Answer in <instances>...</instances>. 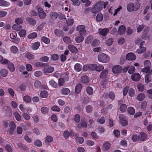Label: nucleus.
<instances>
[{
    "label": "nucleus",
    "instance_id": "nucleus-12",
    "mask_svg": "<svg viewBox=\"0 0 152 152\" xmlns=\"http://www.w3.org/2000/svg\"><path fill=\"white\" fill-rule=\"evenodd\" d=\"M131 78L134 81H138L140 79V76L138 73H136L131 76Z\"/></svg>",
    "mask_w": 152,
    "mask_h": 152
},
{
    "label": "nucleus",
    "instance_id": "nucleus-30",
    "mask_svg": "<svg viewBox=\"0 0 152 152\" xmlns=\"http://www.w3.org/2000/svg\"><path fill=\"white\" fill-rule=\"evenodd\" d=\"M25 56L29 60H32L34 58V56L30 53H28L25 54Z\"/></svg>",
    "mask_w": 152,
    "mask_h": 152
},
{
    "label": "nucleus",
    "instance_id": "nucleus-35",
    "mask_svg": "<svg viewBox=\"0 0 152 152\" xmlns=\"http://www.w3.org/2000/svg\"><path fill=\"white\" fill-rule=\"evenodd\" d=\"M12 53L14 54L17 53H18V50L17 47L15 46H13L10 48Z\"/></svg>",
    "mask_w": 152,
    "mask_h": 152
},
{
    "label": "nucleus",
    "instance_id": "nucleus-37",
    "mask_svg": "<svg viewBox=\"0 0 152 152\" xmlns=\"http://www.w3.org/2000/svg\"><path fill=\"white\" fill-rule=\"evenodd\" d=\"M146 49L145 47L140 48V49L136 50V52L138 54H141L144 52L146 51Z\"/></svg>",
    "mask_w": 152,
    "mask_h": 152
},
{
    "label": "nucleus",
    "instance_id": "nucleus-49",
    "mask_svg": "<svg viewBox=\"0 0 152 152\" xmlns=\"http://www.w3.org/2000/svg\"><path fill=\"white\" fill-rule=\"evenodd\" d=\"M49 83L50 85H51L53 88H56L57 86V84L54 81L51 80L49 82Z\"/></svg>",
    "mask_w": 152,
    "mask_h": 152
},
{
    "label": "nucleus",
    "instance_id": "nucleus-42",
    "mask_svg": "<svg viewBox=\"0 0 152 152\" xmlns=\"http://www.w3.org/2000/svg\"><path fill=\"white\" fill-rule=\"evenodd\" d=\"M63 40L67 44L71 43L72 41L70 38L68 37H65L63 38Z\"/></svg>",
    "mask_w": 152,
    "mask_h": 152
},
{
    "label": "nucleus",
    "instance_id": "nucleus-14",
    "mask_svg": "<svg viewBox=\"0 0 152 152\" xmlns=\"http://www.w3.org/2000/svg\"><path fill=\"white\" fill-rule=\"evenodd\" d=\"M70 92V90L67 88L65 87L63 88L60 91L61 94L64 96L67 95Z\"/></svg>",
    "mask_w": 152,
    "mask_h": 152
},
{
    "label": "nucleus",
    "instance_id": "nucleus-60",
    "mask_svg": "<svg viewBox=\"0 0 152 152\" xmlns=\"http://www.w3.org/2000/svg\"><path fill=\"white\" fill-rule=\"evenodd\" d=\"M26 31L24 29L22 30L19 32V35L20 37H23L26 35Z\"/></svg>",
    "mask_w": 152,
    "mask_h": 152
},
{
    "label": "nucleus",
    "instance_id": "nucleus-26",
    "mask_svg": "<svg viewBox=\"0 0 152 152\" xmlns=\"http://www.w3.org/2000/svg\"><path fill=\"white\" fill-rule=\"evenodd\" d=\"M9 2L4 0H0V6L7 7L10 5Z\"/></svg>",
    "mask_w": 152,
    "mask_h": 152
},
{
    "label": "nucleus",
    "instance_id": "nucleus-1",
    "mask_svg": "<svg viewBox=\"0 0 152 152\" xmlns=\"http://www.w3.org/2000/svg\"><path fill=\"white\" fill-rule=\"evenodd\" d=\"M108 3V1L104 2L102 1L96 3L92 7L91 12L95 13L97 12L102 10L103 8H105Z\"/></svg>",
    "mask_w": 152,
    "mask_h": 152
},
{
    "label": "nucleus",
    "instance_id": "nucleus-7",
    "mask_svg": "<svg viewBox=\"0 0 152 152\" xmlns=\"http://www.w3.org/2000/svg\"><path fill=\"white\" fill-rule=\"evenodd\" d=\"M10 129L8 130L7 132L11 134H13L15 129L16 125L14 121H11L9 123Z\"/></svg>",
    "mask_w": 152,
    "mask_h": 152
},
{
    "label": "nucleus",
    "instance_id": "nucleus-4",
    "mask_svg": "<svg viewBox=\"0 0 152 152\" xmlns=\"http://www.w3.org/2000/svg\"><path fill=\"white\" fill-rule=\"evenodd\" d=\"M76 30L79 32L80 35H83L86 33L85 26L84 25H79L77 26Z\"/></svg>",
    "mask_w": 152,
    "mask_h": 152
},
{
    "label": "nucleus",
    "instance_id": "nucleus-64",
    "mask_svg": "<svg viewBox=\"0 0 152 152\" xmlns=\"http://www.w3.org/2000/svg\"><path fill=\"white\" fill-rule=\"evenodd\" d=\"M58 56L56 54H54L51 56V59L54 61H56L58 59Z\"/></svg>",
    "mask_w": 152,
    "mask_h": 152
},
{
    "label": "nucleus",
    "instance_id": "nucleus-6",
    "mask_svg": "<svg viewBox=\"0 0 152 152\" xmlns=\"http://www.w3.org/2000/svg\"><path fill=\"white\" fill-rule=\"evenodd\" d=\"M111 146L110 143L108 142H104L102 146V150L104 152H107L110 149Z\"/></svg>",
    "mask_w": 152,
    "mask_h": 152
},
{
    "label": "nucleus",
    "instance_id": "nucleus-36",
    "mask_svg": "<svg viewBox=\"0 0 152 152\" xmlns=\"http://www.w3.org/2000/svg\"><path fill=\"white\" fill-rule=\"evenodd\" d=\"M22 28V26L14 24L12 26V29L15 30H19Z\"/></svg>",
    "mask_w": 152,
    "mask_h": 152
},
{
    "label": "nucleus",
    "instance_id": "nucleus-19",
    "mask_svg": "<svg viewBox=\"0 0 152 152\" xmlns=\"http://www.w3.org/2000/svg\"><path fill=\"white\" fill-rule=\"evenodd\" d=\"M69 49L72 53H76L77 52V49L74 46L72 45H69L68 46Z\"/></svg>",
    "mask_w": 152,
    "mask_h": 152
},
{
    "label": "nucleus",
    "instance_id": "nucleus-34",
    "mask_svg": "<svg viewBox=\"0 0 152 152\" xmlns=\"http://www.w3.org/2000/svg\"><path fill=\"white\" fill-rule=\"evenodd\" d=\"M41 86V83L38 80H36L35 81L34 83V86L35 88H39Z\"/></svg>",
    "mask_w": 152,
    "mask_h": 152
},
{
    "label": "nucleus",
    "instance_id": "nucleus-51",
    "mask_svg": "<svg viewBox=\"0 0 152 152\" xmlns=\"http://www.w3.org/2000/svg\"><path fill=\"white\" fill-rule=\"evenodd\" d=\"M42 113L45 114L48 113V109L45 107H42L41 109Z\"/></svg>",
    "mask_w": 152,
    "mask_h": 152
},
{
    "label": "nucleus",
    "instance_id": "nucleus-55",
    "mask_svg": "<svg viewBox=\"0 0 152 152\" xmlns=\"http://www.w3.org/2000/svg\"><path fill=\"white\" fill-rule=\"evenodd\" d=\"M150 67H145L142 69V71L146 73H150Z\"/></svg>",
    "mask_w": 152,
    "mask_h": 152
},
{
    "label": "nucleus",
    "instance_id": "nucleus-29",
    "mask_svg": "<svg viewBox=\"0 0 152 152\" xmlns=\"http://www.w3.org/2000/svg\"><path fill=\"white\" fill-rule=\"evenodd\" d=\"M82 88V86L80 84H78L76 86L75 91L77 94H79L81 91Z\"/></svg>",
    "mask_w": 152,
    "mask_h": 152
},
{
    "label": "nucleus",
    "instance_id": "nucleus-57",
    "mask_svg": "<svg viewBox=\"0 0 152 152\" xmlns=\"http://www.w3.org/2000/svg\"><path fill=\"white\" fill-rule=\"evenodd\" d=\"M86 143L88 145L92 146L94 144V142L92 140H88L86 141Z\"/></svg>",
    "mask_w": 152,
    "mask_h": 152
},
{
    "label": "nucleus",
    "instance_id": "nucleus-31",
    "mask_svg": "<svg viewBox=\"0 0 152 152\" xmlns=\"http://www.w3.org/2000/svg\"><path fill=\"white\" fill-rule=\"evenodd\" d=\"M131 138L132 140L134 142H136L140 140L139 135L137 134L133 135L132 136Z\"/></svg>",
    "mask_w": 152,
    "mask_h": 152
},
{
    "label": "nucleus",
    "instance_id": "nucleus-62",
    "mask_svg": "<svg viewBox=\"0 0 152 152\" xmlns=\"http://www.w3.org/2000/svg\"><path fill=\"white\" fill-rule=\"evenodd\" d=\"M49 58L47 56L42 57L40 58V60L42 61L47 62L49 60Z\"/></svg>",
    "mask_w": 152,
    "mask_h": 152
},
{
    "label": "nucleus",
    "instance_id": "nucleus-39",
    "mask_svg": "<svg viewBox=\"0 0 152 152\" xmlns=\"http://www.w3.org/2000/svg\"><path fill=\"white\" fill-rule=\"evenodd\" d=\"M87 126V124L86 122L84 121H81V123L78 125V127L81 128L82 127H86Z\"/></svg>",
    "mask_w": 152,
    "mask_h": 152
},
{
    "label": "nucleus",
    "instance_id": "nucleus-13",
    "mask_svg": "<svg viewBox=\"0 0 152 152\" xmlns=\"http://www.w3.org/2000/svg\"><path fill=\"white\" fill-rule=\"evenodd\" d=\"M53 67L52 66H48L45 68L43 70V72L45 74L52 73L54 70Z\"/></svg>",
    "mask_w": 152,
    "mask_h": 152
},
{
    "label": "nucleus",
    "instance_id": "nucleus-43",
    "mask_svg": "<svg viewBox=\"0 0 152 152\" xmlns=\"http://www.w3.org/2000/svg\"><path fill=\"white\" fill-rule=\"evenodd\" d=\"M5 148L8 152H12V145H6L5 146Z\"/></svg>",
    "mask_w": 152,
    "mask_h": 152
},
{
    "label": "nucleus",
    "instance_id": "nucleus-20",
    "mask_svg": "<svg viewBox=\"0 0 152 152\" xmlns=\"http://www.w3.org/2000/svg\"><path fill=\"white\" fill-rule=\"evenodd\" d=\"M134 5L132 3H130L127 5V10L129 12H132L134 10Z\"/></svg>",
    "mask_w": 152,
    "mask_h": 152
},
{
    "label": "nucleus",
    "instance_id": "nucleus-56",
    "mask_svg": "<svg viewBox=\"0 0 152 152\" xmlns=\"http://www.w3.org/2000/svg\"><path fill=\"white\" fill-rule=\"evenodd\" d=\"M137 88L139 91H143L144 88V85L141 83H140L137 86Z\"/></svg>",
    "mask_w": 152,
    "mask_h": 152
},
{
    "label": "nucleus",
    "instance_id": "nucleus-54",
    "mask_svg": "<svg viewBox=\"0 0 152 152\" xmlns=\"http://www.w3.org/2000/svg\"><path fill=\"white\" fill-rule=\"evenodd\" d=\"M151 80L150 75L149 74H147L146 75L145 78V81L146 83H148Z\"/></svg>",
    "mask_w": 152,
    "mask_h": 152
},
{
    "label": "nucleus",
    "instance_id": "nucleus-32",
    "mask_svg": "<svg viewBox=\"0 0 152 152\" xmlns=\"http://www.w3.org/2000/svg\"><path fill=\"white\" fill-rule=\"evenodd\" d=\"M128 113L129 114H134L135 113V110L133 107H129L127 109Z\"/></svg>",
    "mask_w": 152,
    "mask_h": 152
},
{
    "label": "nucleus",
    "instance_id": "nucleus-58",
    "mask_svg": "<svg viewBox=\"0 0 152 152\" xmlns=\"http://www.w3.org/2000/svg\"><path fill=\"white\" fill-rule=\"evenodd\" d=\"M144 65L145 67H150L151 66V62L148 60L145 61L143 62Z\"/></svg>",
    "mask_w": 152,
    "mask_h": 152
},
{
    "label": "nucleus",
    "instance_id": "nucleus-3",
    "mask_svg": "<svg viewBox=\"0 0 152 152\" xmlns=\"http://www.w3.org/2000/svg\"><path fill=\"white\" fill-rule=\"evenodd\" d=\"M119 117L120 119V122L123 126H126L128 124L127 118L124 116V115H120Z\"/></svg>",
    "mask_w": 152,
    "mask_h": 152
},
{
    "label": "nucleus",
    "instance_id": "nucleus-24",
    "mask_svg": "<svg viewBox=\"0 0 152 152\" xmlns=\"http://www.w3.org/2000/svg\"><path fill=\"white\" fill-rule=\"evenodd\" d=\"M50 18L53 20L56 19L58 17L57 13L55 12H52L50 13Z\"/></svg>",
    "mask_w": 152,
    "mask_h": 152
},
{
    "label": "nucleus",
    "instance_id": "nucleus-27",
    "mask_svg": "<svg viewBox=\"0 0 152 152\" xmlns=\"http://www.w3.org/2000/svg\"><path fill=\"white\" fill-rule=\"evenodd\" d=\"M74 68L77 72L80 71L82 69V65L78 63L76 64L74 66Z\"/></svg>",
    "mask_w": 152,
    "mask_h": 152
},
{
    "label": "nucleus",
    "instance_id": "nucleus-18",
    "mask_svg": "<svg viewBox=\"0 0 152 152\" xmlns=\"http://www.w3.org/2000/svg\"><path fill=\"white\" fill-rule=\"evenodd\" d=\"M108 71L107 70H104L102 71L100 74V78L103 79H106L107 78Z\"/></svg>",
    "mask_w": 152,
    "mask_h": 152
},
{
    "label": "nucleus",
    "instance_id": "nucleus-63",
    "mask_svg": "<svg viewBox=\"0 0 152 152\" xmlns=\"http://www.w3.org/2000/svg\"><path fill=\"white\" fill-rule=\"evenodd\" d=\"M23 99L24 101L28 103L29 102L31 101L30 97L27 95L23 97Z\"/></svg>",
    "mask_w": 152,
    "mask_h": 152
},
{
    "label": "nucleus",
    "instance_id": "nucleus-22",
    "mask_svg": "<svg viewBox=\"0 0 152 152\" xmlns=\"http://www.w3.org/2000/svg\"><path fill=\"white\" fill-rule=\"evenodd\" d=\"M81 81L84 83H87L89 81V78L87 76L84 75L81 77Z\"/></svg>",
    "mask_w": 152,
    "mask_h": 152
},
{
    "label": "nucleus",
    "instance_id": "nucleus-21",
    "mask_svg": "<svg viewBox=\"0 0 152 152\" xmlns=\"http://www.w3.org/2000/svg\"><path fill=\"white\" fill-rule=\"evenodd\" d=\"M26 20L29 23L33 26L35 25L36 24V21L32 18H27L26 19Z\"/></svg>",
    "mask_w": 152,
    "mask_h": 152
},
{
    "label": "nucleus",
    "instance_id": "nucleus-41",
    "mask_svg": "<svg viewBox=\"0 0 152 152\" xmlns=\"http://www.w3.org/2000/svg\"><path fill=\"white\" fill-rule=\"evenodd\" d=\"M41 40L45 43L48 44L50 43V40L49 38L45 37H42L41 38Z\"/></svg>",
    "mask_w": 152,
    "mask_h": 152
},
{
    "label": "nucleus",
    "instance_id": "nucleus-33",
    "mask_svg": "<svg viewBox=\"0 0 152 152\" xmlns=\"http://www.w3.org/2000/svg\"><path fill=\"white\" fill-rule=\"evenodd\" d=\"M48 95V93L46 91H42L40 94V96L43 98H46Z\"/></svg>",
    "mask_w": 152,
    "mask_h": 152
},
{
    "label": "nucleus",
    "instance_id": "nucleus-45",
    "mask_svg": "<svg viewBox=\"0 0 152 152\" xmlns=\"http://www.w3.org/2000/svg\"><path fill=\"white\" fill-rule=\"evenodd\" d=\"M105 121V118L104 117H102L98 118L97 121L100 124H103Z\"/></svg>",
    "mask_w": 152,
    "mask_h": 152
},
{
    "label": "nucleus",
    "instance_id": "nucleus-44",
    "mask_svg": "<svg viewBox=\"0 0 152 152\" xmlns=\"http://www.w3.org/2000/svg\"><path fill=\"white\" fill-rule=\"evenodd\" d=\"M54 33L56 35L59 36L60 35H62L63 32L61 30L56 29L55 30Z\"/></svg>",
    "mask_w": 152,
    "mask_h": 152
},
{
    "label": "nucleus",
    "instance_id": "nucleus-40",
    "mask_svg": "<svg viewBox=\"0 0 152 152\" xmlns=\"http://www.w3.org/2000/svg\"><path fill=\"white\" fill-rule=\"evenodd\" d=\"M96 19L98 22L102 21L103 20L102 14L100 13H98L96 17Z\"/></svg>",
    "mask_w": 152,
    "mask_h": 152
},
{
    "label": "nucleus",
    "instance_id": "nucleus-38",
    "mask_svg": "<svg viewBox=\"0 0 152 152\" xmlns=\"http://www.w3.org/2000/svg\"><path fill=\"white\" fill-rule=\"evenodd\" d=\"M86 91L87 93L89 95L92 94L93 92L92 88L90 86H88L86 88Z\"/></svg>",
    "mask_w": 152,
    "mask_h": 152
},
{
    "label": "nucleus",
    "instance_id": "nucleus-48",
    "mask_svg": "<svg viewBox=\"0 0 152 152\" xmlns=\"http://www.w3.org/2000/svg\"><path fill=\"white\" fill-rule=\"evenodd\" d=\"M126 108L127 106L125 104H122L120 107V110L122 112H124L126 111Z\"/></svg>",
    "mask_w": 152,
    "mask_h": 152
},
{
    "label": "nucleus",
    "instance_id": "nucleus-10",
    "mask_svg": "<svg viewBox=\"0 0 152 152\" xmlns=\"http://www.w3.org/2000/svg\"><path fill=\"white\" fill-rule=\"evenodd\" d=\"M140 141H144L148 139V135L144 132H141L139 135Z\"/></svg>",
    "mask_w": 152,
    "mask_h": 152
},
{
    "label": "nucleus",
    "instance_id": "nucleus-15",
    "mask_svg": "<svg viewBox=\"0 0 152 152\" xmlns=\"http://www.w3.org/2000/svg\"><path fill=\"white\" fill-rule=\"evenodd\" d=\"M109 31V30L108 28L100 29H99L98 32L102 35L105 36Z\"/></svg>",
    "mask_w": 152,
    "mask_h": 152
},
{
    "label": "nucleus",
    "instance_id": "nucleus-52",
    "mask_svg": "<svg viewBox=\"0 0 152 152\" xmlns=\"http://www.w3.org/2000/svg\"><path fill=\"white\" fill-rule=\"evenodd\" d=\"M128 94L129 96L131 97L134 96L135 94L134 90L132 88H131L129 90Z\"/></svg>",
    "mask_w": 152,
    "mask_h": 152
},
{
    "label": "nucleus",
    "instance_id": "nucleus-8",
    "mask_svg": "<svg viewBox=\"0 0 152 152\" xmlns=\"http://www.w3.org/2000/svg\"><path fill=\"white\" fill-rule=\"evenodd\" d=\"M136 55L133 53H128L126 56V58L129 61L135 60L136 59Z\"/></svg>",
    "mask_w": 152,
    "mask_h": 152
},
{
    "label": "nucleus",
    "instance_id": "nucleus-5",
    "mask_svg": "<svg viewBox=\"0 0 152 152\" xmlns=\"http://www.w3.org/2000/svg\"><path fill=\"white\" fill-rule=\"evenodd\" d=\"M122 70V67L119 65L113 66L112 69V71L114 74H118L120 73Z\"/></svg>",
    "mask_w": 152,
    "mask_h": 152
},
{
    "label": "nucleus",
    "instance_id": "nucleus-61",
    "mask_svg": "<svg viewBox=\"0 0 152 152\" xmlns=\"http://www.w3.org/2000/svg\"><path fill=\"white\" fill-rule=\"evenodd\" d=\"M65 81L63 78H60L58 80V85L59 86H61L64 85Z\"/></svg>",
    "mask_w": 152,
    "mask_h": 152
},
{
    "label": "nucleus",
    "instance_id": "nucleus-25",
    "mask_svg": "<svg viewBox=\"0 0 152 152\" xmlns=\"http://www.w3.org/2000/svg\"><path fill=\"white\" fill-rule=\"evenodd\" d=\"M40 45L39 42H36L32 44V48L34 50H36L38 48Z\"/></svg>",
    "mask_w": 152,
    "mask_h": 152
},
{
    "label": "nucleus",
    "instance_id": "nucleus-16",
    "mask_svg": "<svg viewBox=\"0 0 152 152\" xmlns=\"http://www.w3.org/2000/svg\"><path fill=\"white\" fill-rule=\"evenodd\" d=\"M125 69L126 71L127 70L129 73L131 74L133 73L135 71V68L134 66H127Z\"/></svg>",
    "mask_w": 152,
    "mask_h": 152
},
{
    "label": "nucleus",
    "instance_id": "nucleus-11",
    "mask_svg": "<svg viewBox=\"0 0 152 152\" xmlns=\"http://www.w3.org/2000/svg\"><path fill=\"white\" fill-rule=\"evenodd\" d=\"M79 134L77 133L75 134V137L76 140V141L77 143L81 144L83 143L84 139L83 138L81 137H79Z\"/></svg>",
    "mask_w": 152,
    "mask_h": 152
},
{
    "label": "nucleus",
    "instance_id": "nucleus-50",
    "mask_svg": "<svg viewBox=\"0 0 152 152\" xmlns=\"http://www.w3.org/2000/svg\"><path fill=\"white\" fill-rule=\"evenodd\" d=\"M8 67L11 72H13L15 70L14 65L11 63L8 64Z\"/></svg>",
    "mask_w": 152,
    "mask_h": 152
},
{
    "label": "nucleus",
    "instance_id": "nucleus-17",
    "mask_svg": "<svg viewBox=\"0 0 152 152\" xmlns=\"http://www.w3.org/2000/svg\"><path fill=\"white\" fill-rule=\"evenodd\" d=\"M125 27L123 25H121L118 28V33L120 35H123L125 33Z\"/></svg>",
    "mask_w": 152,
    "mask_h": 152
},
{
    "label": "nucleus",
    "instance_id": "nucleus-9",
    "mask_svg": "<svg viewBox=\"0 0 152 152\" xmlns=\"http://www.w3.org/2000/svg\"><path fill=\"white\" fill-rule=\"evenodd\" d=\"M115 94L113 92H110L108 94H104L103 97L105 98H109L112 100L114 99L115 98Z\"/></svg>",
    "mask_w": 152,
    "mask_h": 152
},
{
    "label": "nucleus",
    "instance_id": "nucleus-2",
    "mask_svg": "<svg viewBox=\"0 0 152 152\" xmlns=\"http://www.w3.org/2000/svg\"><path fill=\"white\" fill-rule=\"evenodd\" d=\"M98 58L99 61L103 63H107L110 60V58L109 56L104 53H102L99 55Z\"/></svg>",
    "mask_w": 152,
    "mask_h": 152
},
{
    "label": "nucleus",
    "instance_id": "nucleus-59",
    "mask_svg": "<svg viewBox=\"0 0 152 152\" xmlns=\"http://www.w3.org/2000/svg\"><path fill=\"white\" fill-rule=\"evenodd\" d=\"M72 2V4L74 5L79 6L80 4V1L79 0H71Z\"/></svg>",
    "mask_w": 152,
    "mask_h": 152
},
{
    "label": "nucleus",
    "instance_id": "nucleus-53",
    "mask_svg": "<svg viewBox=\"0 0 152 152\" xmlns=\"http://www.w3.org/2000/svg\"><path fill=\"white\" fill-rule=\"evenodd\" d=\"M0 72L1 75L4 77H6L7 75V71L5 69H2Z\"/></svg>",
    "mask_w": 152,
    "mask_h": 152
},
{
    "label": "nucleus",
    "instance_id": "nucleus-47",
    "mask_svg": "<svg viewBox=\"0 0 152 152\" xmlns=\"http://www.w3.org/2000/svg\"><path fill=\"white\" fill-rule=\"evenodd\" d=\"M83 35H80L79 37H77L75 38V39L77 43H80L83 40Z\"/></svg>",
    "mask_w": 152,
    "mask_h": 152
},
{
    "label": "nucleus",
    "instance_id": "nucleus-23",
    "mask_svg": "<svg viewBox=\"0 0 152 152\" xmlns=\"http://www.w3.org/2000/svg\"><path fill=\"white\" fill-rule=\"evenodd\" d=\"M53 140V138L50 136H48L45 138V142L46 144H48L50 142H52Z\"/></svg>",
    "mask_w": 152,
    "mask_h": 152
},
{
    "label": "nucleus",
    "instance_id": "nucleus-46",
    "mask_svg": "<svg viewBox=\"0 0 152 152\" xmlns=\"http://www.w3.org/2000/svg\"><path fill=\"white\" fill-rule=\"evenodd\" d=\"M37 34L36 33L33 32L29 34L28 36V38L30 39L34 38L36 37Z\"/></svg>",
    "mask_w": 152,
    "mask_h": 152
},
{
    "label": "nucleus",
    "instance_id": "nucleus-28",
    "mask_svg": "<svg viewBox=\"0 0 152 152\" xmlns=\"http://www.w3.org/2000/svg\"><path fill=\"white\" fill-rule=\"evenodd\" d=\"M145 97V96L144 94L141 93L137 96L136 99L138 101H141L143 100Z\"/></svg>",
    "mask_w": 152,
    "mask_h": 152
}]
</instances>
